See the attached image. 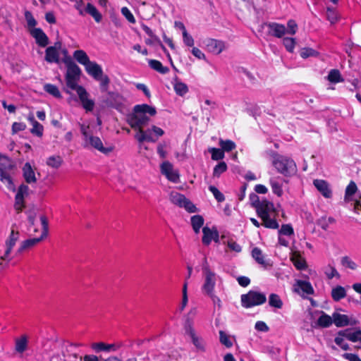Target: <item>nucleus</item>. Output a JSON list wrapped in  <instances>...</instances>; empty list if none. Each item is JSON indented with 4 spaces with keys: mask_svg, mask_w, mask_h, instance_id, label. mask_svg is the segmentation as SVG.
Wrapping results in <instances>:
<instances>
[{
    "mask_svg": "<svg viewBox=\"0 0 361 361\" xmlns=\"http://www.w3.org/2000/svg\"><path fill=\"white\" fill-rule=\"evenodd\" d=\"M80 73L81 70L80 67L75 63L71 62L67 65L66 82L68 88L78 92L79 87H82L78 85Z\"/></svg>",
    "mask_w": 361,
    "mask_h": 361,
    "instance_id": "10",
    "label": "nucleus"
},
{
    "mask_svg": "<svg viewBox=\"0 0 361 361\" xmlns=\"http://www.w3.org/2000/svg\"><path fill=\"white\" fill-rule=\"evenodd\" d=\"M279 234L286 236H291L294 234L293 228L290 224H283L279 231Z\"/></svg>",
    "mask_w": 361,
    "mask_h": 361,
    "instance_id": "60",
    "label": "nucleus"
},
{
    "mask_svg": "<svg viewBox=\"0 0 361 361\" xmlns=\"http://www.w3.org/2000/svg\"><path fill=\"white\" fill-rule=\"evenodd\" d=\"M44 90L48 94L56 98H60L61 97V92L57 86L52 84H45L44 85Z\"/></svg>",
    "mask_w": 361,
    "mask_h": 361,
    "instance_id": "45",
    "label": "nucleus"
},
{
    "mask_svg": "<svg viewBox=\"0 0 361 361\" xmlns=\"http://www.w3.org/2000/svg\"><path fill=\"white\" fill-rule=\"evenodd\" d=\"M18 239L19 233L12 229L8 238L5 242L6 250L4 255L0 256L1 261L10 262L12 259V257H11V253Z\"/></svg>",
    "mask_w": 361,
    "mask_h": 361,
    "instance_id": "14",
    "label": "nucleus"
},
{
    "mask_svg": "<svg viewBox=\"0 0 361 361\" xmlns=\"http://www.w3.org/2000/svg\"><path fill=\"white\" fill-rule=\"evenodd\" d=\"M356 191L357 185L353 181H351L345 189V200L348 202L350 201V197L354 195Z\"/></svg>",
    "mask_w": 361,
    "mask_h": 361,
    "instance_id": "56",
    "label": "nucleus"
},
{
    "mask_svg": "<svg viewBox=\"0 0 361 361\" xmlns=\"http://www.w3.org/2000/svg\"><path fill=\"white\" fill-rule=\"evenodd\" d=\"M192 229L195 233H200V228L204 224V219L200 215H194L190 219Z\"/></svg>",
    "mask_w": 361,
    "mask_h": 361,
    "instance_id": "37",
    "label": "nucleus"
},
{
    "mask_svg": "<svg viewBox=\"0 0 361 361\" xmlns=\"http://www.w3.org/2000/svg\"><path fill=\"white\" fill-rule=\"evenodd\" d=\"M181 30H183V43L188 47H193L194 39L187 32L184 25L180 23Z\"/></svg>",
    "mask_w": 361,
    "mask_h": 361,
    "instance_id": "49",
    "label": "nucleus"
},
{
    "mask_svg": "<svg viewBox=\"0 0 361 361\" xmlns=\"http://www.w3.org/2000/svg\"><path fill=\"white\" fill-rule=\"evenodd\" d=\"M13 169L11 160L7 157H0V180L11 190H15L11 175Z\"/></svg>",
    "mask_w": 361,
    "mask_h": 361,
    "instance_id": "8",
    "label": "nucleus"
},
{
    "mask_svg": "<svg viewBox=\"0 0 361 361\" xmlns=\"http://www.w3.org/2000/svg\"><path fill=\"white\" fill-rule=\"evenodd\" d=\"M148 63L151 68L159 72V73L166 74L169 71V68L166 66H164L159 61L150 59L149 60Z\"/></svg>",
    "mask_w": 361,
    "mask_h": 361,
    "instance_id": "35",
    "label": "nucleus"
},
{
    "mask_svg": "<svg viewBox=\"0 0 361 361\" xmlns=\"http://www.w3.org/2000/svg\"><path fill=\"white\" fill-rule=\"evenodd\" d=\"M298 25L293 20H289L287 23L286 34L293 35L296 33Z\"/></svg>",
    "mask_w": 361,
    "mask_h": 361,
    "instance_id": "61",
    "label": "nucleus"
},
{
    "mask_svg": "<svg viewBox=\"0 0 361 361\" xmlns=\"http://www.w3.org/2000/svg\"><path fill=\"white\" fill-rule=\"evenodd\" d=\"M267 300L265 294L255 290H250L241 295V305L245 308H250L264 304Z\"/></svg>",
    "mask_w": 361,
    "mask_h": 361,
    "instance_id": "11",
    "label": "nucleus"
},
{
    "mask_svg": "<svg viewBox=\"0 0 361 361\" xmlns=\"http://www.w3.org/2000/svg\"><path fill=\"white\" fill-rule=\"evenodd\" d=\"M333 320V316L330 317L324 312H321V315L317 319V326L322 328L329 327L334 323Z\"/></svg>",
    "mask_w": 361,
    "mask_h": 361,
    "instance_id": "34",
    "label": "nucleus"
},
{
    "mask_svg": "<svg viewBox=\"0 0 361 361\" xmlns=\"http://www.w3.org/2000/svg\"><path fill=\"white\" fill-rule=\"evenodd\" d=\"M62 164V159L59 156H51L47 160V164L52 168L58 169Z\"/></svg>",
    "mask_w": 361,
    "mask_h": 361,
    "instance_id": "52",
    "label": "nucleus"
},
{
    "mask_svg": "<svg viewBox=\"0 0 361 361\" xmlns=\"http://www.w3.org/2000/svg\"><path fill=\"white\" fill-rule=\"evenodd\" d=\"M77 93L82 104L83 107L87 111H92L94 108V103L92 99H88V94L85 89L83 87H79Z\"/></svg>",
    "mask_w": 361,
    "mask_h": 361,
    "instance_id": "21",
    "label": "nucleus"
},
{
    "mask_svg": "<svg viewBox=\"0 0 361 361\" xmlns=\"http://www.w3.org/2000/svg\"><path fill=\"white\" fill-rule=\"evenodd\" d=\"M96 125L94 121L88 123H84L80 125L82 145L85 149H94L103 154H109L113 150V148L111 147H104L102 140L99 137L94 135V130H96L97 128H99L102 124L99 117L97 116L96 118Z\"/></svg>",
    "mask_w": 361,
    "mask_h": 361,
    "instance_id": "2",
    "label": "nucleus"
},
{
    "mask_svg": "<svg viewBox=\"0 0 361 361\" xmlns=\"http://www.w3.org/2000/svg\"><path fill=\"white\" fill-rule=\"evenodd\" d=\"M326 18L331 23V24H334L338 20V15L335 8L327 7L326 11Z\"/></svg>",
    "mask_w": 361,
    "mask_h": 361,
    "instance_id": "50",
    "label": "nucleus"
},
{
    "mask_svg": "<svg viewBox=\"0 0 361 361\" xmlns=\"http://www.w3.org/2000/svg\"><path fill=\"white\" fill-rule=\"evenodd\" d=\"M213 160H221L224 158V152L221 149L212 147L209 149Z\"/></svg>",
    "mask_w": 361,
    "mask_h": 361,
    "instance_id": "53",
    "label": "nucleus"
},
{
    "mask_svg": "<svg viewBox=\"0 0 361 361\" xmlns=\"http://www.w3.org/2000/svg\"><path fill=\"white\" fill-rule=\"evenodd\" d=\"M100 82V89L103 92H106L108 89V86L109 84V78L106 75H101V76L98 77V79H95Z\"/></svg>",
    "mask_w": 361,
    "mask_h": 361,
    "instance_id": "54",
    "label": "nucleus"
},
{
    "mask_svg": "<svg viewBox=\"0 0 361 361\" xmlns=\"http://www.w3.org/2000/svg\"><path fill=\"white\" fill-rule=\"evenodd\" d=\"M271 214L266 215L260 217L263 221L262 225L268 228L276 229L279 227V224L275 219L271 217Z\"/></svg>",
    "mask_w": 361,
    "mask_h": 361,
    "instance_id": "39",
    "label": "nucleus"
},
{
    "mask_svg": "<svg viewBox=\"0 0 361 361\" xmlns=\"http://www.w3.org/2000/svg\"><path fill=\"white\" fill-rule=\"evenodd\" d=\"M219 339L221 344L224 345L226 348H231L233 345V342L231 341L228 335H227L223 331H219Z\"/></svg>",
    "mask_w": 361,
    "mask_h": 361,
    "instance_id": "57",
    "label": "nucleus"
},
{
    "mask_svg": "<svg viewBox=\"0 0 361 361\" xmlns=\"http://www.w3.org/2000/svg\"><path fill=\"white\" fill-rule=\"evenodd\" d=\"M216 228H209V227H204L202 228V243L205 245H209L211 242L212 241V239L214 238V235L215 233Z\"/></svg>",
    "mask_w": 361,
    "mask_h": 361,
    "instance_id": "32",
    "label": "nucleus"
},
{
    "mask_svg": "<svg viewBox=\"0 0 361 361\" xmlns=\"http://www.w3.org/2000/svg\"><path fill=\"white\" fill-rule=\"evenodd\" d=\"M327 80L332 83H337L344 80L338 69L331 70L327 75Z\"/></svg>",
    "mask_w": 361,
    "mask_h": 361,
    "instance_id": "43",
    "label": "nucleus"
},
{
    "mask_svg": "<svg viewBox=\"0 0 361 361\" xmlns=\"http://www.w3.org/2000/svg\"><path fill=\"white\" fill-rule=\"evenodd\" d=\"M132 113H157L156 109L146 104H137L133 107Z\"/></svg>",
    "mask_w": 361,
    "mask_h": 361,
    "instance_id": "41",
    "label": "nucleus"
},
{
    "mask_svg": "<svg viewBox=\"0 0 361 361\" xmlns=\"http://www.w3.org/2000/svg\"><path fill=\"white\" fill-rule=\"evenodd\" d=\"M203 44L209 52L215 55L220 54L226 49V43L224 41L216 39L207 38L203 41Z\"/></svg>",
    "mask_w": 361,
    "mask_h": 361,
    "instance_id": "15",
    "label": "nucleus"
},
{
    "mask_svg": "<svg viewBox=\"0 0 361 361\" xmlns=\"http://www.w3.org/2000/svg\"><path fill=\"white\" fill-rule=\"evenodd\" d=\"M44 60L49 63L58 64L60 63V52L48 47L45 50Z\"/></svg>",
    "mask_w": 361,
    "mask_h": 361,
    "instance_id": "26",
    "label": "nucleus"
},
{
    "mask_svg": "<svg viewBox=\"0 0 361 361\" xmlns=\"http://www.w3.org/2000/svg\"><path fill=\"white\" fill-rule=\"evenodd\" d=\"M274 210V207L273 203L265 199L262 200L256 208V212L259 217L272 214Z\"/></svg>",
    "mask_w": 361,
    "mask_h": 361,
    "instance_id": "18",
    "label": "nucleus"
},
{
    "mask_svg": "<svg viewBox=\"0 0 361 361\" xmlns=\"http://www.w3.org/2000/svg\"><path fill=\"white\" fill-rule=\"evenodd\" d=\"M102 102L105 106L114 108L120 112L129 110L130 104L128 101L118 93L113 92H106L102 97Z\"/></svg>",
    "mask_w": 361,
    "mask_h": 361,
    "instance_id": "4",
    "label": "nucleus"
},
{
    "mask_svg": "<svg viewBox=\"0 0 361 361\" xmlns=\"http://www.w3.org/2000/svg\"><path fill=\"white\" fill-rule=\"evenodd\" d=\"M351 329H346L345 330L339 331L338 334L340 336L345 337L352 342H361V330L358 329L354 332H351Z\"/></svg>",
    "mask_w": 361,
    "mask_h": 361,
    "instance_id": "23",
    "label": "nucleus"
},
{
    "mask_svg": "<svg viewBox=\"0 0 361 361\" xmlns=\"http://www.w3.org/2000/svg\"><path fill=\"white\" fill-rule=\"evenodd\" d=\"M14 207L18 213L22 212L25 207L24 197L16 195Z\"/></svg>",
    "mask_w": 361,
    "mask_h": 361,
    "instance_id": "59",
    "label": "nucleus"
},
{
    "mask_svg": "<svg viewBox=\"0 0 361 361\" xmlns=\"http://www.w3.org/2000/svg\"><path fill=\"white\" fill-rule=\"evenodd\" d=\"M272 164L279 173L286 176L294 175L297 171V166L295 161L285 156L279 154L276 155L274 157Z\"/></svg>",
    "mask_w": 361,
    "mask_h": 361,
    "instance_id": "5",
    "label": "nucleus"
},
{
    "mask_svg": "<svg viewBox=\"0 0 361 361\" xmlns=\"http://www.w3.org/2000/svg\"><path fill=\"white\" fill-rule=\"evenodd\" d=\"M28 347V338L26 335H22L15 341V350L18 353H23Z\"/></svg>",
    "mask_w": 361,
    "mask_h": 361,
    "instance_id": "29",
    "label": "nucleus"
},
{
    "mask_svg": "<svg viewBox=\"0 0 361 361\" xmlns=\"http://www.w3.org/2000/svg\"><path fill=\"white\" fill-rule=\"evenodd\" d=\"M312 307H309L305 312V317L301 328L307 333L314 335V329L316 327V310L314 309L316 302L312 298L309 299Z\"/></svg>",
    "mask_w": 361,
    "mask_h": 361,
    "instance_id": "12",
    "label": "nucleus"
},
{
    "mask_svg": "<svg viewBox=\"0 0 361 361\" xmlns=\"http://www.w3.org/2000/svg\"><path fill=\"white\" fill-rule=\"evenodd\" d=\"M227 170V165L224 161L219 162L214 169L213 176L219 177L224 172Z\"/></svg>",
    "mask_w": 361,
    "mask_h": 361,
    "instance_id": "55",
    "label": "nucleus"
},
{
    "mask_svg": "<svg viewBox=\"0 0 361 361\" xmlns=\"http://www.w3.org/2000/svg\"><path fill=\"white\" fill-rule=\"evenodd\" d=\"M269 33L277 38H281L286 35V27L282 24L269 23L267 25Z\"/></svg>",
    "mask_w": 361,
    "mask_h": 361,
    "instance_id": "20",
    "label": "nucleus"
},
{
    "mask_svg": "<svg viewBox=\"0 0 361 361\" xmlns=\"http://www.w3.org/2000/svg\"><path fill=\"white\" fill-rule=\"evenodd\" d=\"M341 264L343 267L348 268L350 270H355L357 265L350 257L343 256L341 259Z\"/></svg>",
    "mask_w": 361,
    "mask_h": 361,
    "instance_id": "48",
    "label": "nucleus"
},
{
    "mask_svg": "<svg viewBox=\"0 0 361 361\" xmlns=\"http://www.w3.org/2000/svg\"><path fill=\"white\" fill-rule=\"evenodd\" d=\"M173 88L176 93L179 96H184L188 92V85L180 81L178 78L174 79V82H173Z\"/></svg>",
    "mask_w": 361,
    "mask_h": 361,
    "instance_id": "30",
    "label": "nucleus"
},
{
    "mask_svg": "<svg viewBox=\"0 0 361 361\" xmlns=\"http://www.w3.org/2000/svg\"><path fill=\"white\" fill-rule=\"evenodd\" d=\"M74 59L80 64L85 66L90 61L87 54L83 50H76L73 52Z\"/></svg>",
    "mask_w": 361,
    "mask_h": 361,
    "instance_id": "36",
    "label": "nucleus"
},
{
    "mask_svg": "<svg viewBox=\"0 0 361 361\" xmlns=\"http://www.w3.org/2000/svg\"><path fill=\"white\" fill-rule=\"evenodd\" d=\"M96 125L94 121L88 123H84L80 125L82 145L85 149H94L103 154H109L113 150V148L111 147H104L102 140L99 137L94 135V130H96L97 128H99L102 124L99 117L97 116L96 118Z\"/></svg>",
    "mask_w": 361,
    "mask_h": 361,
    "instance_id": "1",
    "label": "nucleus"
},
{
    "mask_svg": "<svg viewBox=\"0 0 361 361\" xmlns=\"http://www.w3.org/2000/svg\"><path fill=\"white\" fill-rule=\"evenodd\" d=\"M85 12L92 16L97 23L101 22L102 16L93 4L88 3L86 6Z\"/></svg>",
    "mask_w": 361,
    "mask_h": 361,
    "instance_id": "38",
    "label": "nucleus"
},
{
    "mask_svg": "<svg viewBox=\"0 0 361 361\" xmlns=\"http://www.w3.org/2000/svg\"><path fill=\"white\" fill-rule=\"evenodd\" d=\"M85 71L94 79H98L103 73L102 67L94 61H90L85 66Z\"/></svg>",
    "mask_w": 361,
    "mask_h": 361,
    "instance_id": "24",
    "label": "nucleus"
},
{
    "mask_svg": "<svg viewBox=\"0 0 361 361\" xmlns=\"http://www.w3.org/2000/svg\"><path fill=\"white\" fill-rule=\"evenodd\" d=\"M219 145L221 147V149L224 152H227L232 151L236 147V145L233 141H232L231 140H224L223 139L219 140Z\"/></svg>",
    "mask_w": 361,
    "mask_h": 361,
    "instance_id": "46",
    "label": "nucleus"
},
{
    "mask_svg": "<svg viewBox=\"0 0 361 361\" xmlns=\"http://www.w3.org/2000/svg\"><path fill=\"white\" fill-rule=\"evenodd\" d=\"M40 221L42 226V231L41 233L40 237L39 238H29L25 240H23L20 245L19 246L18 249L17 250L16 255H18L23 253L24 251L34 247L38 243H39L43 238H44L47 235L48 231V221L45 216H40Z\"/></svg>",
    "mask_w": 361,
    "mask_h": 361,
    "instance_id": "9",
    "label": "nucleus"
},
{
    "mask_svg": "<svg viewBox=\"0 0 361 361\" xmlns=\"http://www.w3.org/2000/svg\"><path fill=\"white\" fill-rule=\"evenodd\" d=\"M126 121L131 128L137 130L135 137L140 143L145 141L150 142L157 141V138L152 135L153 131L152 129L142 130V128L147 125L149 120L147 114H126Z\"/></svg>",
    "mask_w": 361,
    "mask_h": 361,
    "instance_id": "3",
    "label": "nucleus"
},
{
    "mask_svg": "<svg viewBox=\"0 0 361 361\" xmlns=\"http://www.w3.org/2000/svg\"><path fill=\"white\" fill-rule=\"evenodd\" d=\"M296 42L293 37H283V44L288 52H293Z\"/></svg>",
    "mask_w": 361,
    "mask_h": 361,
    "instance_id": "51",
    "label": "nucleus"
},
{
    "mask_svg": "<svg viewBox=\"0 0 361 361\" xmlns=\"http://www.w3.org/2000/svg\"><path fill=\"white\" fill-rule=\"evenodd\" d=\"M23 175L26 181L29 184L35 183L37 181L35 173L29 162H26L23 167Z\"/></svg>",
    "mask_w": 361,
    "mask_h": 361,
    "instance_id": "22",
    "label": "nucleus"
},
{
    "mask_svg": "<svg viewBox=\"0 0 361 361\" xmlns=\"http://www.w3.org/2000/svg\"><path fill=\"white\" fill-rule=\"evenodd\" d=\"M119 345L116 344H106L103 342L94 343L92 344V348L97 353L99 352H114L118 349Z\"/></svg>",
    "mask_w": 361,
    "mask_h": 361,
    "instance_id": "25",
    "label": "nucleus"
},
{
    "mask_svg": "<svg viewBox=\"0 0 361 361\" xmlns=\"http://www.w3.org/2000/svg\"><path fill=\"white\" fill-rule=\"evenodd\" d=\"M202 273L204 276L202 291L206 294H212L219 277L210 269L206 259L202 264Z\"/></svg>",
    "mask_w": 361,
    "mask_h": 361,
    "instance_id": "7",
    "label": "nucleus"
},
{
    "mask_svg": "<svg viewBox=\"0 0 361 361\" xmlns=\"http://www.w3.org/2000/svg\"><path fill=\"white\" fill-rule=\"evenodd\" d=\"M169 200L171 203L180 208H184L189 213L197 212L196 206L181 193L174 191L171 192L169 195Z\"/></svg>",
    "mask_w": 361,
    "mask_h": 361,
    "instance_id": "13",
    "label": "nucleus"
},
{
    "mask_svg": "<svg viewBox=\"0 0 361 361\" xmlns=\"http://www.w3.org/2000/svg\"><path fill=\"white\" fill-rule=\"evenodd\" d=\"M291 261L298 270H303L307 267L305 260L299 254L294 253L291 257Z\"/></svg>",
    "mask_w": 361,
    "mask_h": 361,
    "instance_id": "40",
    "label": "nucleus"
},
{
    "mask_svg": "<svg viewBox=\"0 0 361 361\" xmlns=\"http://www.w3.org/2000/svg\"><path fill=\"white\" fill-rule=\"evenodd\" d=\"M28 119L31 121L32 124V128L30 129V132L32 135H36L37 137H42L43 135L44 128L42 125L35 120L33 115L32 116H29Z\"/></svg>",
    "mask_w": 361,
    "mask_h": 361,
    "instance_id": "33",
    "label": "nucleus"
},
{
    "mask_svg": "<svg viewBox=\"0 0 361 361\" xmlns=\"http://www.w3.org/2000/svg\"><path fill=\"white\" fill-rule=\"evenodd\" d=\"M317 191L327 199H330L333 196L330 185L324 180H317Z\"/></svg>",
    "mask_w": 361,
    "mask_h": 361,
    "instance_id": "27",
    "label": "nucleus"
},
{
    "mask_svg": "<svg viewBox=\"0 0 361 361\" xmlns=\"http://www.w3.org/2000/svg\"><path fill=\"white\" fill-rule=\"evenodd\" d=\"M270 185L271 187L272 192L280 197L283 194L282 184L276 178L270 179Z\"/></svg>",
    "mask_w": 361,
    "mask_h": 361,
    "instance_id": "47",
    "label": "nucleus"
},
{
    "mask_svg": "<svg viewBox=\"0 0 361 361\" xmlns=\"http://www.w3.org/2000/svg\"><path fill=\"white\" fill-rule=\"evenodd\" d=\"M293 290L303 298H307V295L314 293V288L307 281L296 280L293 285Z\"/></svg>",
    "mask_w": 361,
    "mask_h": 361,
    "instance_id": "16",
    "label": "nucleus"
},
{
    "mask_svg": "<svg viewBox=\"0 0 361 361\" xmlns=\"http://www.w3.org/2000/svg\"><path fill=\"white\" fill-rule=\"evenodd\" d=\"M216 104L209 99H206L202 104V109L203 111H214L216 109Z\"/></svg>",
    "mask_w": 361,
    "mask_h": 361,
    "instance_id": "64",
    "label": "nucleus"
},
{
    "mask_svg": "<svg viewBox=\"0 0 361 361\" xmlns=\"http://www.w3.org/2000/svg\"><path fill=\"white\" fill-rule=\"evenodd\" d=\"M252 257L259 264L266 267L267 263L266 262L262 250L259 247H255L252 250Z\"/></svg>",
    "mask_w": 361,
    "mask_h": 361,
    "instance_id": "42",
    "label": "nucleus"
},
{
    "mask_svg": "<svg viewBox=\"0 0 361 361\" xmlns=\"http://www.w3.org/2000/svg\"><path fill=\"white\" fill-rule=\"evenodd\" d=\"M30 34L39 47H45L49 44V38L41 28H34Z\"/></svg>",
    "mask_w": 361,
    "mask_h": 361,
    "instance_id": "19",
    "label": "nucleus"
},
{
    "mask_svg": "<svg viewBox=\"0 0 361 361\" xmlns=\"http://www.w3.org/2000/svg\"><path fill=\"white\" fill-rule=\"evenodd\" d=\"M331 295L333 300L338 302L346 296V290L344 287L336 286L332 288Z\"/></svg>",
    "mask_w": 361,
    "mask_h": 361,
    "instance_id": "31",
    "label": "nucleus"
},
{
    "mask_svg": "<svg viewBox=\"0 0 361 361\" xmlns=\"http://www.w3.org/2000/svg\"><path fill=\"white\" fill-rule=\"evenodd\" d=\"M334 323L337 327H342L347 326L348 324L353 325L356 323V322H350L348 317L345 314H341L338 312H334L333 314Z\"/></svg>",
    "mask_w": 361,
    "mask_h": 361,
    "instance_id": "28",
    "label": "nucleus"
},
{
    "mask_svg": "<svg viewBox=\"0 0 361 361\" xmlns=\"http://www.w3.org/2000/svg\"><path fill=\"white\" fill-rule=\"evenodd\" d=\"M209 190L213 194L217 202H222L225 200L224 194L221 193L215 186H209Z\"/></svg>",
    "mask_w": 361,
    "mask_h": 361,
    "instance_id": "58",
    "label": "nucleus"
},
{
    "mask_svg": "<svg viewBox=\"0 0 361 361\" xmlns=\"http://www.w3.org/2000/svg\"><path fill=\"white\" fill-rule=\"evenodd\" d=\"M269 305L271 307L281 309L283 307V303L277 294L271 293L269 296Z\"/></svg>",
    "mask_w": 361,
    "mask_h": 361,
    "instance_id": "44",
    "label": "nucleus"
},
{
    "mask_svg": "<svg viewBox=\"0 0 361 361\" xmlns=\"http://www.w3.org/2000/svg\"><path fill=\"white\" fill-rule=\"evenodd\" d=\"M183 329L185 334L190 338L191 342L197 350L200 352H205L207 349L206 341L200 335L196 332L192 319L189 317L185 319L183 324Z\"/></svg>",
    "mask_w": 361,
    "mask_h": 361,
    "instance_id": "6",
    "label": "nucleus"
},
{
    "mask_svg": "<svg viewBox=\"0 0 361 361\" xmlns=\"http://www.w3.org/2000/svg\"><path fill=\"white\" fill-rule=\"evenodd\" d=\"M160 170L161 173L171 182L174 183L179 182V173L178 171L173 169V166L169 161H164L160 166Z\"/></svg>",
    "mask_w": 361,
    "mask_h": 361,
    "instance_id": "17",
    "label": "nucleus"
},
{
    "mask_svg": "<svg viewBox=\"0 0 361 361\" xmlns=\"http://www.w3.org/2000/svg\"><path fill=\"white\" fill-rule=\"evenodd\" d=\"M334 221L335 219L333 217H329L328 219H326L325 217H322L319 219L317 224L319 225L322 229L326 231L328 229L329 224H334Z\"/></svg>",
    "mask_w": 361,
    "mask_h": 361,
    "instance_id": "62",
    "label": "nucleus"
},
{
    "mask_svg": "<svg viewBox=\"0 0 361 361\" xmlns=\"http://www.w3.org/2000/svg\"><path fill=\"white\" fill-rule=\"evenodd\" d=\"M122 15L130 23H135V18L131 11L127 7H123L121 10Z\"/></svg>",
    "mask_w": 361,
    "mask_h": 361,
    "instance_id": "63",
    "label": "nucleus"
}]
</instances>
